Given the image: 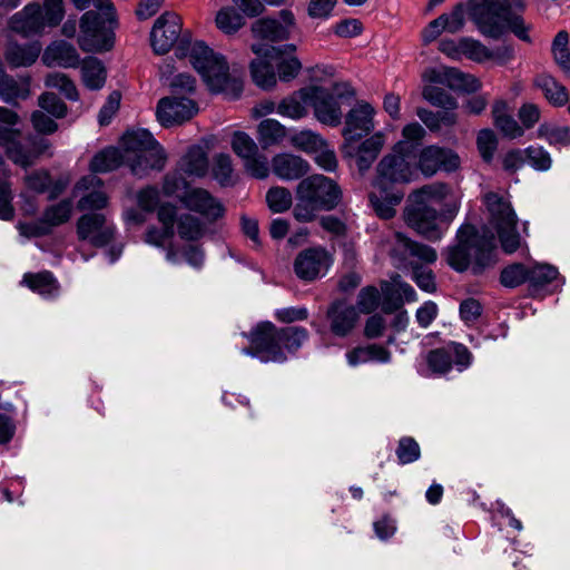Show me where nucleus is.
Wrapping results in <instances>:
<instances>
[{
	"mask_svg": "<svg viewBox=\"0 0 570 570\" xmlns=\"http://www.w3.org/2000/svg\"><path fill=\"white\" fill-rule=\"evenodd\" d=\"M535 83L551 104L561 106L567 102L568 94L566 88L558 83L551 76L541 75L537 78Z\"/></svg>",
	"mask_w": 570,
	"mask_h": 570,
	"instance_id": "nucleus-42",
	"label": "nucleus"
},
{
	"mask_svg": "<svg viewBox=\"0 0 570 570\" xmlns=\"http://www.w3.org/2000/svg\"><path fill=\"white\" fill-rule=\"evenodd\" d=\"M285 53L278 57L279 61L277 62V72L279 79L283 81H291L296 78L302 69V63L296 56ZM274 60H277L275 58Z\"/></svg>",
	"mask_w": 570,
	"mask_h": 570,
	"instance_id": "nucleus-53",
	"label": "nucleus"
},
{
	"mask_svg": "<svg viewBox=\"0 0 570 570\" xmlns=\"http://www.w3.org/2000/svg\"><path fill=\"white\" fill-rule=\"evenodd\" d=\"M327 317L331 331L337 336H345L354 328L358 315L353 306L337 302L328 309Z\"/></svg>",
	"mask_w": 570,
	"mask_h": 570,
	"instance_id": "nucleus-28",
	"label": "nucleus"
},
{
	"mask_svg": "<svg viewBox=\"0 0 570 570\" xmlns=\"http://www.w3.org/2000/svg\"><path fill=\"white\" fill-rule=\"evenodd\" d=\"M180 202L186 208L199 213L207 220H216L224 214L222 204L203 188L186 190L180 196Z\"/></svg>",
	"mask_w": 570,
	"mask_h": 570,
	"instance_id": "nucleus-23",
	"label": "nucleus"
},
{
	"mask_svg": "<svg viewBox=\"0 0 570 570\" xmlns=\"http://www.w3.org/2000/svg\"><path fill=\"white\" fill-rule=\"evenodd\" d=\"M185 175L179 170V168L165 177L164 184H163V191L167 196H177L180 199V196L186 191L190 190L191 188L188 187V184L183 177Z\"/></svg>",
	"mask_w": 570,
	"mask_h": 570,
	"instance_id": "nucleus-56",
	"label": "nucleus"
},
{
	"mask_svg": "<svg viewBox=\"0 0 570 570\" xmlns=\"http://www.w3.org/2000/svg\"><path fill=\"white\" fill-rule=\"evenodd\" d=\"M272 169L281 179L294 180L304 176L309 170V165L299 156L282 153L273 157Z\"/></svg>",
	"mask_w": 570,
	"mask_h": 570,
	"instance_id": "nucleus-27",
	"label": "nucleus"
},
{
	"mask_svg": "<svg viewBox=\"0 0 570 570\" xmlns=\"http://www.w3.org/2000/svg\"><path fill=\"white\" fill-rule=\"evenodd\" d=\"M81 76L87 88L97 90L105 85L106 69L100 60L89 57L82 61Z\"/></svg>",
	"mask_w": 570,
	"mask_h": 570,
	"instance_id": "nucleus-36",
	"label": "nucleus"
},
{
	"mask_svg": "<svg viewBox=\"0 0 570 570\" xmlns=\"http://www.w3.org/2000/svg\"><path fill=\"white\" fill-rule=\"evenodd\" d=\"M538 136L547 139L551 145H567L570 142V129L549 124H542L538 129Z\"/></svg>",
	"mask_w": 570,
	"mask_h": 570,
	"instance_id": "nucleus-54",
	"label": "nucleus"
},
{
	"mask_svg": "<svg viewBox=\"0 0 570 570\" xmlns=\"http://www.w3.org/2000/svg\"><path fill=\"white\" fill-rule=\"evenodd\" d=\"M121 147L124 165L137 177H145L151 170H161L165 167L166 153L146 129L126 132Z\"/></svg>",
	"mask_w": 570,
	"mask_h": 570,
	"instance_id": "nucleus-6",
	"label": "nucleus"
},
{
	"mask_svg": "<svg viewBox=\"0 0 570 570\" xmlns=\"http://www.w3.org/2000/svg\"><path fill=\"white\" fill-rule=\"evenodd\" d=\"M466 2L458 3L446 13L439 16L445 32L456 33L461 31L465 24Z\"/></svg>",
	"mask_w": 570,
	"mask_h": 570,
	"instance_id": "nucleus-46",
	"label": "nucleus"
},
{
	"mask_svg": "<svg viewBox=\"0 0 570 570\" xmlns=\"http://www.w3.org/2000/svg\"><path fill=\"white\" fill-rule=\"evenodd\" d=\"M341 199L338 186L323 175H313L296 187V204L293 209L298 222H312L317 212L334 208Z\"/></svg>",
	"mask_w": 570,
	"mask_h": 570,
	"instance_id": "nucleus-5",
	"label": "nucleus"
},
{
	"mask_svg": "<svg viewBox=\"0 0 570 570\" xmlns=\"http://www.w3.org/2000/svg\"><path fill=\"white\" fill-rule=\"evenodd\" d=\"M122 160V149L107 148L98 153L90 163L94 173H107L118 168Z\"/></svg>",
	"mask_w": 570,
	"mask_h": 570,
	"instance_id": "nucleus-39",
	"label": "nucleus"
},
{
	"mask_svg": "<svg viewBox=\"0 0 570 570\" xmlns=\"http://www.w3.org/2000/svg\"><path fill=\"white\" fill-rule=\"evenodd\" d=\"M460 164L456 153L434 145L423 148L417 159V167L426 177L433 176L439 170L454 171Z\"/></svg>",
	"mask_w": 570,
	"mask_h": 570,
	"instance_id": "nucleus-16",
	"label": "nucleus"
},
{
	"mask_svg": "<svg viewBox=\"0 0 570 570\" xmlns=\"http://www.w3.org/2000/svg\"><path fill=\"white\" fill-rule=\"evenodd\" d=\"M116 22V12L114 20H106L102 12L88 10L79 22L78 45L86 52H96L109 50L112 47L111 27Z\"/></svg>",
	"mask_w": 570,
	"mask_h": 570,
	"instance_id": "nucleus-11",
	"label": "nucleus"
},
{
	"mask_svg": "<svg viewBox=\"0 0 570 570\" xmlns=\"http://www.w3.org/2000/svg\"><path fill=\"white\" fill-rule=\"evenodd\" d=\"M266 202L274 213L286 212L293 204L292 194L285 187H273L266 194Z\"/></svg>",
	"mask_w": 570,
	"mask_h": 570,
	"instance_id": "nucleus-50",
	"label": "nucleus"
},
{
	"mask_svg": "<svg viewBox=\"0 0 570 570\" xmlns=\"http://www.w3.org/2000/svg\"><path fill=\"white\" fill-rule=\"evenodd\" d=\"M460 47L462 51V57L464 56L476 62H483L485 60H489V58L492 56L490 49H488L480 41L474 40L472 38H461Z\"/></svg>",
	"mask_w": 570,
	"mask_h": 570,
	"instance_id": "nucleus-51",
	"label": "nucleus"
},
{
	"mask_svg": "<svg viewBox=\"0 0 570 570\" xmlns=\"http://www.w3.org/2000/svg\"><path fill=\"white\" fill-rule=\"evenodd\" d=\"M178 55L188 60L213 92L223 91L229 81V67L225 58L202 41L189 42Z\"/></svg>",
	"mask_w": 570,
	"mask_h": 570,
	"instance_id": "nucleus-9",
	"label": "nucleus"
},
{
	"mask_svg": "<svg viewBox=\"0 0 570 570\" xmlns=\"http://www.w3.org/2000/svg\"><path fill=\"white\" fill-rule=\"evenodd\" d=\"M569 36L560 31L552 42V53L556 62L564 70H570V53L568 51Z\"/></svg>",
	"mask_w": 570,
	"mask_h": 570,
	"instance_id": "nucleus-55",
	"label": "nucleus"
},
{
	"mask_svg": "<svg viewBox=\"0 0 570 570\" xmlns=\"http://www.w3.org/2000/svg\"><path fill=\"white\" fill-rule=\"evenodd\" d=\"M529 281V268L522 264H512L501 273V283L507 287H515Z\"/></svg>",
	"mask_w": 570,
	"mask_h": 570,
	"instance_id": "nucleus-57",
	"label": "nucleus"
},
{
	"mask_svg": "<svg viewBox=\"0 0 570 570\" xmlns=\"http://www.w3.org/2000/svg\"><path fill=\"white\" fill-rule=\"evenodd\" d=\"M230 146L233 151L242 159L256 155L258 147L254 139L244 131H235L232 136Z\"/></svg>",
	"mask_w": 570,
	"mask_h": 570,
	"instance_id": "nucleus-47",
	"label": "nucleus"
},
{
	"mask_svg": "<svg viewBox=\"0 0 570 570\" xmlns=\"http://www.w3.org/2000/svg\"><path fill=\"white\" fill-rule=\"evenodd\" d=\"M29 80H16L8 75H4L2 72V65L0 63V96L6 101H11L18 98L24 99L29 96Z\"/></svg>",
	"mask_w": 570,
	"mask_h": 570,
	"instance_id": "nucleus-37",
	"label": "nucleus"
},
{
	"mask_svg": "<svg viewBox=\"0 0 570 570\" xmlns=\"http://www.w3.org/2000/svg\"><path fill=\"white\" fill-rule=\"evenodd\" d=\"M102 181L90 174L79 179L73 188L75 197H79L80 210L102 209L108 204V196L101 189Z\"/></svg>",
	"mask_w": 570,
	"mask_h": 570,
	"instance_id": "nucleus-20",
	"label": "nucleus"
},
{
	"mask_svg": "<svg viewBox=\"0 0 570 570\" xmlns=\"http://www.w3.org/2000/svg\"><path fill=\"white\" fill-rule=\"evenodd\" d=\"M307 331L303 327L277 330L271 322H263L247 335L250 347L244 348L242 353L257 357L264 363L284 362L286 355L282 350V345L288 352H295L307 340Z\"/></svg>",
	"mask_w": 570,
	"mask_h": 570,
	"instance_id": "nucleus-4",
	"label": "nucleus"
},
{
	"mask_svg": "<svg viewBox=\"0 0 570 570\" xmlns=\"http://www.w3.org/2000/svg\"><path fill=\"white\" fill-rule=\"evenodd\" d=\"M258 57L250 63V72L254 82L263 88L271 89L276 85V73L273 66Z\"/></svg>",
	"mask_w": 570,
	"mask_h": 570,
	"instance_id": "nucleus-43",
	"label": "nucleus"
},
{
	"mask_svg": "<svg viewBox=\"0 0 570 570\" xmlns=\"http://www.w3.org/2000/svg\"><path fill=\"white\" fill-rule=\"evenodd\" d=\"M346 362L351 367H356L370 362L389 363L391 353L387 348L376 344L356 346L345 354Z\"/></svg>",
	"mask_w": 570,
	"mask_h": 570,
	"instance_id": "nucleus-29",
	"label": "nucleus"
},
{
	"mask_svg": "<svg viewBox=\"0 0 570 570\" xmlns=\"http://www.w3.org/2000/svg\"><path fill=\"white\" fill-rule=\"evenodd\" d=\"M558 276V269L548 264H535L529 269V282L534 285H544Z\"/></svg>",
	"mask_w": 570,
	"mask_h": 570,
	"instance_id": "nucleus-58",
	"label": "nucleus"
},
{
	"mask_svg": "<svg viewBox=\"0 0 570 570\" xmlns=\"http://www.w3.org/2000/svg\"><path fill=\"white\" fill-rule=\"evenodd\" d=\"M244 161L245 169L255 178H266L269 174L267 158L258 153L246 158Z\"/></svg>",
	"mask_w": 570,
	"mask_h": 570,
	"instance_id": "nucleus-62",
	"label": "nucleus"
},
{
	"mask_svg": "<svg viewBox=\"0 0 570 570\" xmlns=\"http://www.w3.org/2000/svg\"><path fill=\"white\" fill-rule=\"evenodd\" d=\"M478 149L485 161H490L497 149L498 140L491 129H482L476 138Z\"/></svg>",
	"mask_w": 570,
	"mask_h": 570,
	"instance_id": "nucleus-59",
	"label": "nucleus"
},
{
	"mask_svg": "<svg viewBox=\"0 0 570 570\" xmlns=\"http://www.w3.org/2000/svg\"><path fill=\"white\" fill-rule=\"evenodd\" d=\"M22 283H24L31 291L43 297H52L58 294L59 289L57 281L49 272L26 274Z\"/></svg>",
	"mask_w": 570,
	"mask_h": 570,
	"instance_id": "nucleus-35",
	"label": "nucleus"
},
{
	"mask_svg": "<svg viewBox=\"0 0 570 570\" xmlns=\"http://www.w3.org/2000/svg\"><path fill=\"white\" fill-rule=\"evenodd\" d=\"M396 240L399 246L412 257L424 263H433L436 259V252L430 246L414 243L401 234L396 235Z\"/></svg>",
	"mask_w": 570,
	"mask_h": 570,
	"instance_id": "nucleus-45",
	"label": "nucleus"
},
{
	"mask_svg": "<svg viewBox=\"0 0 570 570\" xmlns=\"http://www.w3.org/2000/svg\"><path fill=\"white\" fill-rule=\"evenodd\" d=\"M466 10L470 19L482 35L499 38L509 28L519 39L530 42V24L521 16L511 13L509 0H468Z\"/></svg>",
	"mask_w": 570,
	"mask_h": 570,
	"instance_id": "nucleus-3",
	"label": "nucleus"
},
{
	"mask_svg": "<svg viewBox=\"0 0 570 570\" xmlns=\"http://www.w3.org/2000/svg\"><path fill=\"white\" fill-rule=\"evenodd\" d=\"M165 258L169 264L179 265L185 262L196 269H199L205 262L203 250L194 245L186 246L181 249L170 246L166 249Z\"/></svg>",
	"mask_w": 570,
	"mask_h": 570,
	"instance_id": "nucleus-32",
	"label": "nucleus"
},
{
	"mask_svg": "<svg viewBox=\"0 0 570 570\" xmlns=\"http://www.w3.org/2000/svg\"><path fill=\"white\" fill-rule=\"evenodd\" d=\"M181 30L180 18L174 12L163 13L153 27L150 39L156 53H167L177 41Z\"/></svg>",
	"mask_w": 570,
	"mask_h": 570,
	"instance_id": "nucleus-18",
	"label": "nucleus"
},
{
	"mask_svg": "<svg viewBox=\"0 0 570 570\" xmlns=\"http://www.w3.org/2000/svg\"><path fill=\"white\" fill-rule=\"evenodd\" d=\"M77 233L79 238L95 246H104L112 238L114 227L106 223L102 214H86L78 220Z\"/></svg>",
	"mask_w": 570,
	"mask_h": 570,
	"instance_id": "nucleus-21",
	"label": "nucleus"
},
{
	"mask_svg": "<svg viewBox=\"0 0 570 570\" xmlns=\"http://www.w3.org/2000/svg\"><path fill=\"white\" fill-rule=\"evenodd\" d=\"M312 86L301 88L277 102V114L283 118L301 120L308 115Z\"/></svg>",
	"mask_w": 570,
	"mask_h": 570,
	"instance_id": "nucleus-26",
	"label": "nucleus"
},
{
	"mask_svg": "<svg viewBox=\"0 0 570 570\" xmlns=\"http://www.w3.org/2000/svg\"><path fill=\"white\" fill-rule=\"evenodd\" d=\"M313 95L311 97V106L314 109L315 118L323 125L336 127L342 121V110L337 97L334 92H338V87L335 86L334 91L320 86H312Z\"/></svg>",
	"mask_w": 570,
	"mask_h": 570,
	"instance_id": "nucleus-15",
	"label": "nucleus"
},
{
	"mask_svg": "<svg viewBox=\"0 0 570 570\" xmlns=\"http://www.w3.org/2000/svg\"><path fill=\"white\" fill-rule=\"evenodd\" d=\"M332 263V255L325 248L311 247L296 256L294 272L298 278L311 282L324 276Z\"/></svg>",
	"mask_w": 570,
	"mask_h": 570,
	"instance_id": "nucleus-12",
	"label": "nucleus"
},
{
	"mask_svg": "<svg viewBox=\"0 0 570 570\" xmlns=\"http://www.w3.org/2000/svg\"><path fill=\"white\" fill-rule=\"evenodd\" d=\"M337 0H309L307 14L313 19H328Z\"/></svg>",
	"mask_w": 570,
	"mask_h": 570,
	"instance_id": "nucleus-63",
	"label": "nucleus"
},
{
	"mask_svg": "<svg viewBox=\"0 0 570 570\" xmlns=\"http://www.w3.org/2000/svg\"><path fill=\"white\" fill-rule=\"evenodd\" d=\"M375 109L367 102H360L352 108L345 118V140L360 139L371 132L374 127Z\"/></svg>",
	"mask_w": 570,
	"mask_h": 570,
	"instance_id": "nucleus-22",
	"label": "nucleus"
},
{
	"mask_svg": "<svg viewBox=\"0 0 570 570\" xmlns=\"http://www.w3.org/2000/svg\"><path fill=\"white\" fill-rule=\"evenodd\" d=\"M197 111L198 108L191 99L171 96L158 101L156 116L163 126L170 127L190 119Z\"/></svg>",
	"mask_w": 570,
	"mask_h": 570,
	"instance_id": "nucleus-17",
	"label": "nucleus"
},
{
	"mask_svg": "<svg viewBox=\"0 0 570 570\" xmlns=\"http://www.w3.org/2000/svg\"><path fill=\"white\" fill-rule=\"evenodd\" d=\"M42 60L47 66H60L65 68L76 67L79 56L76 49L63 41L51 43L42 56Z\"/></svg>",
	"mask_w": 570,
	"mask_h": 570,
	"instance_id": "nucleus-30",
	"label": "nucleus"
},
{
	"mask_svg": "<svg viewBox=\"0 0 570 570\" xmlns=\"http://www.w3.org/2000/svg\"><path fill=\"white\" fill-rule=\"evenodd\" d=\"M385 140L382 131L375 132L362 142H358V139L345 140L342 153L345 158L354 161L360 171H365L377 158Z\"/></svg>",
	"mask_w": 570,
	"mask_h": 570,
	"instance_id": "nucleus-13",
	"label": "nucleus"
},
{
	"mask_svg": "<svg viewBox=\"0 0 570 570\" xmlns=\"http://www.w3.org/2000/svg\"><path fill=\"white\" fill-rule=\"evenodd\" d=\"M72 212V202L62 200L47 208L41 222L18 225L21 235L27 237L40 236L49 233L51 227L66 223Z\"/></svg>",
	"mask_w": 570,
	"mask_h": 570,
	"instance_id": "nucleus-19",
	"label": "nucleus"
},
{
	"mask_svg": "<svg viewBox=\"0 0 570 570\" xmlns=\"http://www.w3.org/2000/svg\"><path fill=\"white\" fill-rule=\"evenodd\" d=\"M450 76L451 89L466 92H475L481 88V82L476 77L461 72L455 68H452Z\"/></svg>",
	"mask_w": 570,
	"mask_h": 570,
	"instance_id": "nucleus-52",
	"label": "nucleus"
},
{
	"mask_svg": "<svg viewBox=\"0 0 570 570\" xmlns=\"http://www.w3.org/2000/svg\"><path fill=\"white\" fill-rule=\"evenodd\" d=\"M461 196L444 183L413 190L404 210L406 224L430 240H438L460 210Z\"/></svg>",
	"mask_w": 570,
	"mask_h": 570,
	"instance_id": "nucleus-1",
	"label": "nucleus"
},
{
	"mask_svg": "<svg viewBox=\"0 0 570 570\" xmlns=\"http://www.w3.org/2000/svg\"><path fill=\"white\" fill-rule=\"evenodd\" d=\"M324 138L311 130V129H303L299 131H296L291 135L289 141L291 145L306 154L312 155L314 151L320 150L322 148Z\"/></svg>",
	"mask_w": 570,
	"mask_h": 570,
	"instance_id": "nucleus-41",
	"label": "nucleus"
},
{
	"mask_svg": "<svg viewBox=\"0 0 570 570\" xmlns=\"http://www.w3.org/2000/svg\"><path fill=\"white\" fill-rule=\"evenodd\" d=\"M40 7L45 28L57 27L63 20L66 14L63 0H43Z\"/></svg>",
	"mask_w": 570,
	"mask_h": 570,
	"instance_id": "nucleus-49",
	"label": "nucleus"
},
{
	"mask_svg": "<svg viewBox=\"0 0 570 570\" xmlns=\"http://www.w3.org/2000/svg\"><path fill=\"white\" fill-rule=\"evenodd\" d=\"M422 96L433 106L445 110H454L458 107L455 99L439 87L425 85Z\"/></svg>",
	"mask_w": 570,
	"mask_h": 570,
	"instance_id": "nucleus-48",
	"label": "nucleus"
},
{
	"mask_svg": "<svg viewBox=\"0 0 570 570\" xmlns=\"http://www.w3.org/2000/svg\"><path fill=\"white\" fill-rule=\"evenodd\" d=\"M406 142L397 141L393 151L384 156L377 165V178L370 193V203L381 218H392L404 197V193L389 184H409L417 178V169L412 163V154L406 153Z\"/></svg>",
	"mask_w": 570,
	"mask_h": 570,
	"instance_id": "nucleus-2",
	"label": "nucleus"
},
{
	"mask_svg": "<svg viewBox=\"0 0 570 570\" xmlns=\"http://www.w3.org/2000/svg\"><path fill=\"white\" fill-rule=\"evenodd\" d=\"M380 303V293L373 286L363 288L358 294L357 306L362 313L373 312Z\"/></svg>",
	"mask_w": 570,
	"mask_h": 570,
	"instance_id": "nucleus-64",
	"label": "nucleus"
},
{
	"mask_svg": "<svg viewBox=\"0 0 570 570\" xmlns=\"http://www.w3.org/2000/svg\"><path fill=\"white\" fill-rule=\"evenodd\" d=\"M177 233L186 240H198L206 233V226L190 214H183L177 218Z\"/></svg>",
	"mask_w": 570,
	"mask_h": 570,
	"instance_id": "nucleus-40",
	"label": "nucleus"
},
{
	"mask_svg": "<svg viewBox=\"0 0 570 570\" xmlns=\"http://www.w3.org/2000/svg\"><path fill=\"white\" fill-rule=\"evenodd\" d=\"M396 454L402 464H407L420 458V446L413 439L404 438L399 443Z\"/></svg>",
	"mask_w": 570,
	"mask_h": 570,
	"instance_id": "nucleus-60",
	"label": "nucleus"
},
{
	"mask_svg": "<svg viewBox=\"0 0 570 570\" xmlns=\"http://www.w3.org/2000/svg\"><path fill=\"white\" fill-rule=\"evenodd\" d=\"M215 24L223 33L235 35L245 26V18L235 8L226 6L217 11Z\"/></svg>",
	"mask_w": 570,
	"mask_h": 570,
	"instance_id": "nucleus-38",
	"label": "nucleus"
},
{
	"mask_svg": "<svg viewBox=\"0 0 570 570\" xmlns=\"http://www.w3.org/2000/svg\"><path fill=\"white\" fill-rule=\"evenodd\" d=\"M258 140L264 148L279 145L287 137V128L278 120L267 118L257 126Z\"/></svg>",
	"mask_w": 570,
	"mask_h": 570,
	"instance_id": "nucleus-33",
	"label": "nucleus"
},
{
	"mask_svg": "<svg viewBox=\"0 0 570 570\" xmlns=\"http://www.w3.org/2000/svg\"><path fill=\"white\" fill-rule=\"evenodd\" d=\"M39 107L55 118L66 114V105L53 94L47 92L39 97Z\"/></svg>",
	"mask_w": 570,
	"mask_h": 570,
	"instance_id": "nucleus-61",
	"label": "nucleus"
},
{
	"mask_svg": "<svg viewBox=\"0 0 570 570\" xmlns=\"http://www.w3.org/2000/svg\"><path fill=\"white\" fill-rule=\"evenodd\" d=\"M9 27L12 31L23 37L41 35L45 26L40 4L36 2L27 4L21 11L10 18Z\"/></svg>",
	"mask_w": 570,
	"mask_h": 570,
	"instance_id": "nucleus-24",
	"label": "nucleus"
},
{
	"mask_svg": "<svg viewBox=\"0 0 570 570\" xmlns=\"http://www.w3.org/2000/svg\"><path fill=\"white\" fill-rule=\"evenodd\" d=\"M471 354L465 346L459 343H449L442 348L431 351L426 355L429 368L435 374H445L455 364L459 371L470 365Z\"/></svg>",
	"mask_w": 570,
	"mask_h": 570,
	"instance_id": "nucleus-14",
	"label": "nucleus"
},
{
	"mask_svg": "<svg viewBox=\"0 0 570 570\" xmlns=\"http://www.w3.org/2000/svg\"><path fill=\"white\" fill-rule=\"evenodd\" d=\"M178 168L189 177H204L208 169L206 153L199 146L191 147L181 158Z\"/></svg>",
	"mask_w": 570,
	"mask_h": 570,
	"instance_id": "nucleus-31",
	"label": "nucleus"
},
{
	"mask_svg": "<svg viewBox=\"0 0 570 570\" xmlns=\"http://www.w3.org/2000/svg\"><path fill=\"white\" fill-rule=\"evenodd\" d=\"M456 245L446 254L449 265L458 272L465 271L473 262L474 273H480L494 263V239H481L473 226H462L456 235Z\"/></svg>",
	"mask_w": 570,
	"mask_h": 570,
	"instance_id": "nucleus-8",
	"label": "nucleus"
},
{
	"mask_svg": "<svg viewBox=\"0 0 570 570\" xmlns=\"http://www.w3.org/2000/svg\"><path fill=\"white\" fill-rule=\"evenodd\" d=\"M40 51L41 46L38 42L28 46L10 43L6 51V59L13 67L30 66L37 60Z\"/></svg>",
	"mask_w": 570,
	"mask_h": 570,
	"instance_id": "nucleus-34",
	"label": "nucleus"
},
{
	"mask_svg": "<svg viewBox=\"0 0 570 570\" xmlns=\"http://www.w3.org/2000/svg\"><path fill=\"white\" fill-rule=\"evenodd\" d=\"M381 291L385 312L400 308L404 302L416 301V293L413 287L404 283L399 275L392 276L390 282H383Z\"/></svg>",
	"mask_w": 570,
	"mask_h": 570,
	"instance_id": "nucleus-25",
	"label": "nucleus"
},
{
	"mask_svg": "<svg viewBox=\"0 0 570 570\" xmlns=\"http://www.w3.org/2000/svg\"><path fill=\"white\" fill-rule=\"evenodd\" d=\"M483 202L503 250L508 254L514 253L521 246V238L517 232L518 217L510 200L490 191L484 195Z\"/></svg>",
	"mask_w": 570,
	"mask_h": 570,
	"instance_id": "nucleus-10",
	"label": "nucleus"
},
{
	"mask_svg": "<svg viewBox=\"0 0 570 570\" xmlns=\"http://www.w3.org/2000/svg\"><path fill=\"white\" fill-rule=\"evenodd\" d=\"M295 29V18L288 10H282L276 18L257 19L250 26L252 36L256 40L252 43L250 49L256 56L267 59L294 52L295 45L275 47L271 43L289 39Z\"/></svg>",
	"mask_w": 570,
	"mask_h": 570,
	"instance_id": "nucleus-7",
	"label": "nucleus"
},
{
	"mask_svg": "<svg viewBox=\"0 0 570 570\" xmlns=\"http://www.w3.org/2000/svg\"><path fill=\"white\" fill-rule=\"evenodd\" d=\"M212 173L214 178L223 186L234 183L233 159L228 154H217L213 157Z\"/></svg>",
	"mask_w": 570,
	"mask_h": 570,
	"instance_id": "nucleus-44",
	"label": "nucleus"
}]
</instances>
